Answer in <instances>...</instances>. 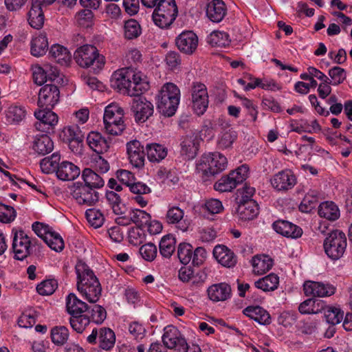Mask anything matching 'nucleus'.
<instances>
[{"instance_id":"nucleus-1","label":"nucleus","mask_w":352,"mask_h":352,"mask_svg":"<svg viewBox=\"0 0 352 352\" xmlns=\"http://www.w3.org/2000/svg\"><path fill=\"white\" fill-rule=\"evenodd\" d=\"M111 85L129 96L141 95L149 89L147 77L133 67H124L116 71L111 76Z\"/></svg>"},{"instance_id":"nucleus-2","label":"nucleus","mask_w":352,"mask_h":352,"mask_svg":"<svg viewBox=\"0 0 352 352\" xmlns=\"http://www.w3.org/2000/svg\"><path fill=\"white\" fill-rule=\"evenodd\" d=\"M77 276V289L90 303L100 299L102 287L93 270L82 261H78L75 267Z\"/></svg>"},{"instance_id":"nucleus-3","label":"nucleus","mask_w":352,"mask_h":352,"mask_svg":"<svg viewBox=\"0 0 352 352\" xmlns=\"http://www.w3.org/2000/svg\"><path fill=\"white\" fill-rule=\"evenodd\" d=\"M157 108L165 117L175 115L180 100V90L173 83L168 82L162 86L157 96Z\"/></svg>"},{"instance_id":"nucleus-4","label":"nucleus","mask_w":352,"mask_h":352,"mask_svg":"<svg viewBox=\"0 0 352 352\" xmlns=\"http://www.w3.org/2000/svg\"><path fill=\"white\" fill-rule=\"evenodd\" d=\"M227 165V158L223 154L219 152L208 153L203 154L197 160L196 171L202 177L208 178L224 170Z\"/></svg>"},{"instance_id":"nucleus-5","label":"nucleus","mask_w":352,"mask_h":352,"mask_svg":"<svg viewBox=\"0 0 352 352\" xmlns=\"http://www.w3.org/2000/svg\"><path fill=\"white\" fill-rule=\"evenodd\" d=\"M74 58L77 64L82 67H92L94 70H100L104 65V58L98 54L96 47L84 45L76 50Z\"/></svg>"},{"instance_id":"nucleus-6","label":"nucleus","mask_w":352,"mask_h":352,"mask_svg":"<svg viewBox=\"0 0 352 352\" xmlns=\"http://www.w3.org/2000/svg\"><path fill=\"white\" fill-rule=\"evenodd\" d=\"M124 110L116 103L106 107L103 122L106 132L110 135H120L125 129Z\"/></svg>"},{"instance_id":"nucleus-7","label":"nucleus","mask_w":352,"mask_h":352,"mask_svg":"<svg viewBox=\"0 0 352 352\" xmlns=\"http://www.w3.org/2000/svg\"><path fill=\"white\" fill-rule=\"evenodd\" d=\"M347 246L345 234L340 230H333L324 240L323 248L326 255L332 261L342 258Z\"/></svg>"},{"instance_id":"nucleus-8","label":"nucleus","mask_w":352,"mask_h":352,"mask_svg":"<svg viewBox=\"0 0 352 352\" xmlns=\"http://www.w3.org/2000/svg\"><path fill=\"white\" fill-rule=\"evenodd\" d=\"M71 195L77 204L85 206L95 205L99 200V193L93 188L82 184V182H75L70 188Z\"/></svg>"},{"instance_id":"nucleus-9","label":"nucleus","mask_w":352,"mask_h":352,"mask_svg":"<svg viewBox=\"0 0 352 352\" xmlns=\"http://www.w3.org/2000/svg\"><path fill=\"white\" fill-rule=\"evenodd\" d=\"M164 331L162 342L166 347L174 349L175 352H188L187 342L177 328L169 325Z\"/></svg>"},{"instance_id":"nucleus-10","label":"nucleus","mask_w":352,"mask_h":352,"mask_svg":"<svg viewBox=\"0 0 352 352\" xmlns=\"http://www.w3.org/2000/svg\"><path fill=\"white\" fill-rule=\"evenodd\" d=\"M208 94L206 86L201 82H193L191 87V103L194 112L203 115L208 107Z\"/></svg>"},{"instance_id":"nucleus-11","label":"nucleus","mask_w":352,"mask_h":352,"mask_svg":"<svg viewBox=\"0 0 352 352\" xmlns=\"http://www.w3.org/2000/svg\"><path fill=\"white\" fill-rule=\"evenodd\" d=\"M135 96L131 102V111L135 122L143 123L153 116L154 107L145 97L140 95Z\"/></svg>"},{"instance_id":"nucleus-12","label":"nucleus","mask_w":352,"mask_h":352,"mask_svg":"<svg viewBox=\"0 0 352 352\" xmlns=\"http://www.w3.org/2000/svg\"><path fill=\"white\" fill-rule=\"evenodd\" d=\"M30 237L23 230L14 232L12 250L16 259L23 261L30 256Z\"/></svg>"},{"instance_id":"nucleus-13","label":"nucleus","mask_w":352,"mask_h":352,"mask_svg":"<svg viewBox=\"0 0 352 352\" xmlns=\"http://www.w3.org/2000/svg\"><path fill=\"white\" fill-rule=\"evenodd\" d=\"M34 116L38 120L34 126L39 131L50 133L58 123V116L50 108L36 111Z\"/></svg>"},{"instance_id":"nucleus-14","label":"nucleus","mask_w":352,"mask_h":352,"mask_svg":"<svg viewBox=\"0 0 352 352\" xmlns=\"http://www.w3.org/2000/svg\"><path fill=\"white\" fill-rule=\"evenodd\" d=\"M198 43V36L190 30L183 31L175 38V44L178 50L187 55L192 54L196 51Z\"/></svg>"},{"instance_id":"nucleus-15","label":"nucleus","mask_w":352,"mask_h":352,"mask_svg":"<svg viewBox=\"0 0 352 352\" xmlns=\"http://www.w3.org/2000/svg\"><path fill=\"white\" fill-rule=\"evenodd\" d=\"M60 91L57 86L47 84L38 93V105L40 107L53 108L59 101Z\"/></svg>"},{"instance_id":"nucleus-16","label":"nucleus","mask_w":352,"mask_h":352,"mask_svg":"<svg viewBox=\"0 0 352 352\" xmlns=\"http://www.w3.org/2000/svg\"><path fill=\"white\" fill-rule=\"evenodd\" d=\"M303 290L307 296L327 297L335 294L336 287L329 283L309 280L305 282Z\"/></svg>"},{"instance_id":"nucleus-17","label":"nucleus","mask_w":352,"mask_h":352,"mask_svg":"<svg viewBox=\"0 0 352 352\" xmlns=\"http://www.w3.org/2000/svg\"><path fill=\"white\" fill-rule=\"evenodd\" d=\"M128 158L131 165L135 168H142L144 165L145 152L144 146L138 140H132L126 144Z\"/></svg>"},{"instance_id":"nucleus-18","label":"nucleus","mask_w":352,"mask_h":352,"mask_svg":"<svg viewBox=\"0 0 352 352\" xmlns=\"http://www.w3.org/2000/svg\"><path fill=\"white\" fill-rule=\"evenodd\" d=\"M270 182L277 190H287L296 185V178L291 170H284L274 175Z\"/></svg>"},{"instance_id":"nucleus-19","label":"nucleus","mask_w":352,"mask_h":352,"mask_svg":"<svg viewBox=\"0 0 352 352\" xmlns=\"http://www.w3.org/2000/svg\"><path fill=\"white\" fill-rule=\"evenodd\" d=\"M201 139L197 134L192 133L185 136L181 142V154L186 160H190L197 154Z\"/></svg>"},{"instance_id":"nucleus-20","label":"nucleus","mask_w":352,"mask_h":352,"mask_svg":"<svg viewBox=\"0 0 352 352\" xmlns=\"http://www.w3.org/2000/svg\"><path fill=\"white\" fill-rule=\"evenodd\" d=\"M166 221L168 224H177L178 229L182 232L187 231L190 226L189 221L184 219V211L175 206L170 207L167 210Z\"/></svg>"},{"instance_id":"nucleus-21","label":"nucleus","mask_w":352,"mask_h":352,"mask_svg":"<svg viewBox=\"0 0 352 352\" xmlns=\"http://www.w3.org/2000/svg\"><path fill=\"white\" fill-rule=\"evenodd\" d=\"M273 229L278 234L293 239L301 236L302 229L287 221L278 220L272 224Z\"/></svg>"},{"instance_id":"nucleus-22","label":"nucleus","mask_w":352,"mask_h":352,"mask_svg":"<svg viewBox=\"0 0 352 352\" xmlns=\"http://www.w3.org/2000/svg\"><path fill=\"white\" fill-rule=\"evenodd\" d=\"M207 293L213 302L225 301L231 296V287L226 283L213 284L208 288Z\"/></svg>"},{"instance_id":"nucleus-23","label":"nucleus","mask_w":352,"mask_h":352,"mask_svg":"<svg viewBox=\"0 0 352 352\" xmlns=\"http://www.w3.org/2000/svg\"><path fill=\"white\" fill-rule=\"evenodd\" d=\"M227 8L221 0H212L207 5L206 16L214 23H219L225 17Z\"/></svg>"},{"instance_id":"nucleus-24","label":"nucleus","mask_w":352,"mask_h":352,"mask_svg":"<svg viewBox=\"0 0 352 352\" xmlns=\"http://www.w3.org/2000/svg\"><path fill=\"white\" fill-rule=\"evenodd\" d=\"M213 255L217 261L224 267H231L234 266L236 263V258L234 252L225 245H216L213 250Z\"/></svg>"},{"instance_id":"nucleus-25","label":"nucleus","mask_w":352,"mask_h":352,"mask_svg":"<svg viewBox=\"0 0 352 352\" xmlns=\"http://www.w3.org/2000/svg\"><path fill=\"white\" fill-rule=\"evenodd\" d=\"M80 168L73 163L63 161L56 171L57 177L63 181L75 179L80 175Z\"/></svg>"},{"instance_id":"nucleus-26","label":"nucleus","mask_w":352,"mask_h":352,"mask_svg":"<svg viewBox=\"0 0 352 352\" xmlns=\"http://www.w3.org/2000/svg\"><path fill=\"white\" fill-rule=\"evenodd\" d=\"M44 19L41 3H37L36 0H32L31 8L28 12L29 24L35 29H40L43 25Z\"/></svg>"},{"instance_id":"nucleus-27","label":"nucleus","mask_w":352,"mask_h":352,"mask_svg":"<svg viewBox=\"0 0 352 352\" xmlns=\"http://www.w3.org/2000/svg\"><path fill=\"white\" fill-rule=\"evenodd\" d=\"M238 216L243 221H250L256 218L259 213L258 205L255 201H249L240 204L237 209Z\"/></svg>"},{"instance_id":"nucleus-28","label":"nucleus","mask_w":352,"mask_h":352,"mask_svg":"<svg viewBox=\"0 0 352 352\" xmlns=\"http://www.w3.org/2000/svg\"><path fill=\"white\" fill-rule=\"evenodd\" d=\"M243 314L260 324L265 325L271 322V318L268 312L259 306L248 307L243 310Z\"/></svg>"},{"instance_id":"nucleus-29","label":"nucleus","mask_w":352,"mask_h":352,"mask_svg":"<svg viewBox=\"0 0 352 352\" xmlns=\"http://www.w3.org/2000/svg\"><path fill=\"white\" fill-rule=\"evenodd\" d=\"M48 41L44 32L34 36L31 41V54L34 56L39 57L44 55L48 50Z\"/></svg>"},{"instance_id":"nucleus-30","label":"nucleus","mask_w":352,"mask_h":352,"mask_svg":"<svg viewBox=\"0 0 352 352\" xmlns=\"http://www.w3.org/2000/svg\"><path fill=\"white\" fill-rule=\"evenodd\" d=\"M66 307L71 316L82 314L88 310V305L78 299L74 294H69L67 297Z\"/></svg>"},{"instance_id":"nucleus-31","label":"nucleus","mask_w":352,"mask_h":352,"mask_svg":"<svg viewBox=\"0 0 352 352\" xmlns=\"http://www.w3.org/2000/svg\"><path fill=\"white\" fill-rule=\"evenodd\" d=\"M324 309V302L315 298H309L301 302L298 310L302 314H316Z\"/></svg>"},{"instance_id":"nucleus-32","label":"nucleus","mask_w":352,"mask_h":352,"mask_svg":"<svg viewBox=\"0 0 352 352\" xmlns=\"http://www.w3.org/2000/svg\"><path fill=\"white\" fill-rule=\"evenodd\" d=\"M87 142L89 147L97 153L107 151L109 147L106 140L98 132H90L87 137Z\"/></svg>"},{"instance_id":"nucleus-33","label":"nucleus","mask_w":352,"mask_h":352,"mask_svg":"<svg viewBox=\"0 0 352 352\" xmlns=\"http://www.w3.org/2000/svg\"><path fill=\"white\" fill-rule=\"evenodd\" d=\"M50 56L58 63L67 65L71 61L72 56L69 50L63 45H53L50 50Z\"/></svg>"},{"instance_id":"nucleus-34","label":"nucleus","mask_w":352,"mask_h":352,"mask_svg":"<svg viewBox=\"0 0 352 352\" xmlns=\"http://www.w3.org/2000/svg\"><path fill=\"white\" fill-rule=\"evenodd\" d=\"M116 342L114 332L109 328L102 327L99 329L98 346L103 350L111 349Z\"/></svg>"},{"instance_id":"nucleus-35","label":"nucleus","mask_w":352,"mask_h":352,"mask_svg":"<svg viewBox=\"0 0 352 352\" xmlns=\"http://www.w3.org/2000/svg\"><path fill=\"white\" fill-rule=\"evenodd\" d=\"M147 157L150 162H159L167 155L166 148L160 144H148L146 146Z\"/></svg>"},{"instance_id":"nucleus-36","label":"nucleus","mask_w":352,"mask_h":352,"mask_svg":"<svg viewBox=\"0 0 352 352\" xmlns=\"http://www.w3.org/2000/svg\"><path fill=\"white\" fill-rule=\"evenodd\" d=\"M279 285V277L274 273H271L254 283L256 288L263 292H270L276 289Z\"/></svg>"},{"instance_id":"nucleus-37","label":"nucleus","mask_w":352,"mask_h":352,"mask_svg":"<svg viewBox=\"0 0 352 352\" xmlns=\"http://www.w3.org/2000/svg\"><path fill=\"white\" fill-rule=\"evenodd\" d=\"M60 155L59 153H54L52 155L43 158L40 162L41 170L46 174L56 173L59 168Z\"/></svg>"},{"instance_id":"nucleus-38","label":"nucleus","mask_w":352,"mask_h":352,"mask_svg":"<svg viewBox=\"0 0 352 352\" xmlns=\"http://www.w3.org/2000/svg\"><path fill=\"white\" fill-rule=\"evenodd\" d=\"M272 265L273 261L268 256H255L252 258L253 272L258 275L266 273Z\"/></svg>"},{"instance_id":"nucleus-39","label":"nucleus","mask_w":352,"mask_h":352,"mask_svg":"<svg viewBox=\"0 0 352 352\" xmlns=\"http://www.w3.org/2000/svg\"><path fill=\"white\" fill-rule=\"evenodd\" d=\"M318 214L328 220L335 221L340 217V210L333 202L325 201L320 204Z\"/></svg>"},{"instance_id":"nucleus-40","label":"nucleus","mask_w":352,"mask_h":352,"mask_svg":"<svg viewBox=\"0 0 352 352\" xmlns=\"http://www.w3.org/2000/svg\"><path fill=\"white\" fill-rule=\"evenodd\" d=\"M54 142L47 135L37 137L34 140L33 149L39 155H46L52 151Z\"/></svg>"},{"instance_id":"nucleus-41","label":"nucleus","mask_w":352,"mask_h":352,"mask_svg":"<svg viewBox=\"0 0 352 352\" xmlns=\"http://www.w3.org/2000/svg\"><path fill=\"white\" fill-rule=\"evenodd\" d=\"M82 178L84 181L82 184H86L94 190L102 188L104 184L103 179L90 168L83 170Z\"/></svg>"},{"instance_id":"nucleus-42","label":"nucleus","mask_w":352,"mask_h":352,"mask_svg":"<svg viewBox=\"0 0 352 352\" xmlns=\"http://www.w3.org/2000/svg\"><path fill=\"white\" fill-rule=\"evenodd\" d=\"M26 116V111L23 106L13 104L6 111V120L10 124H19Z\"/></svg>"},{"instance_id":"nucleus-43","label":"nucleus","mask_w":352,"mask_h":352,"mask_svg":"<svg viewBox=\"0 0 352 352\" xmlns=\"http://www.w3.org/2000/svg\"><path fill=\"white\" fill-rule=\"evenodd\" d=\"M175 239L173 235L164 236L160 242V253L164 258H170L175 250Z\"/></svg>"},{"instance_id":"nucleus-44","label":"nucleus","mask_w":352,"mask_h":352,"mask_svg":"<svg viewBox=\"0 0 352 352\" xmlns=\"http://www.w3.org/2000/svg\"><path fill=\"white\" fill-rule=\"evenodd\" d=\"M50 336L54 344L62 346L67 342L69 338V329L65 326H56L51 329Z\"/></svg>"},{"instance_id":"nucleus-45","label":"nucleus","mask_w":352,"mask_h":352,"mask_svg":"<svg viewBox=\"0 0 352 352\" xmlns=\"http://www.w3.org/2000/svg\"><path fill=\"white\" fill-rule=\"evenodd\" d=\"M208 43L214 47H226L230 43V36L228 33L221 31L212 32L207 38Z\"/></svg>"},{"instance_id":"nucleus-46","label":"nucleus","mask_w":352,"mask_h":352,"mask_svg":"<svg viewBox=\"0 0 352 352\" xmlns=\"http://www.w3.org/2000/svg\"><path fill=\"white\" fill-rule=\"evenodd\" d=\"M106 198L116 214H124L126 210L120 197L112 190L107 191Z\"/></svg>"},{"instance_id":"nucleus-47","label":"nucleus","mask_w":352,"mask_h":352,"mask_svg":"<svg viewBox=\"0 0 352 352\" xmlns=\"http://www.w3.org/2000/svg\"><path fill=\"white\" fill-rule=\"evenodd\" d=\"M177 14H167V12H158L153 11L152 18L154 23L159 28L164 29L168 28L175 20Z\"/></svg>"},{"instance_id":"nucleus-48","label":"nucleus","mask_w":352,"mask_h":352,"mask_svg":"<svg viewBox=\"0 0 352 352\" xmlns=\"http://www.w3.org/2000/svg\"><path fill=\"white\" fill-rule=\"evenodd\" d=\"M141 33L140 25L136 20L131 19L125 21L124 25V36L126 39L136 38Z\"/></svg>"},{"instance_id":"nucleus-49","label":"nucleus","mask_w":352,"mask_h":352,"mask_svg":"<svg viewBox=\"0 0 352 352\" xmlns=\"http://www.w3.org/2000/svg\"><path fill=\"white\" fill-rule=\"evenodd\" d=\"M131 220L136 226L144 227L150 221L151 216L145 210L140 209H131Z\"/></svg>"},{"instance_id":"nucleus-50","label":"nucleus","mask_w":352,"mask_h":352,"mask_svg":"<svg viewBox=\"0 0 352 352\" xmlns=\"http://www.w3.org/2000/svg\"><path fill=\"white\" fill-rule=\"evenodd\" d=\"M237 186L233 177L230 174L220 178L214 184V189L221 192H231Z\"/></svg>"},{"instance_id":"nucleus-51","label":"nucleus","mask_w":352,"mask_h":352,"mask_svg":"<svg viewBox=\"0 0 352 352\" xmlns=\"http://www.w3.org/2000/svg\"><path fill=\"white\" fill-rule=\"evenodd\" d=\"M44 242L56 252H60L64 248V241L62 237L53 230L45 236Z\"/></svg>"},{"instance_id":"nucleus-52","label":"nucleus","mask_w":352,"mask_h":352,"mask_svg":"<svg viewBox=\"0 0 352 352\" xmlns=\"http://www.w3.org/2000/svg\"><path fill=\"white\" fill-rule=\"evenodd\" d=\"M91 319L85 314L71 316L69 323L72 329L77 333H82L90 323Z\"/></svg>"},{"instance_id":"nucleus-53","label":"nucleus","mask_w":352,"mask_h":352,"mask_svg":"<svg viewBox=\"0 0 352 352\" xmlns=\"http://www.w3.org/2000/svg\"><path fill=\"white\" fill-rule=\"evenodd\" d=\"M128 239L131 244L138 245L146 241V234L143 227H133L129 230Z\"/></svg>"},{"instance_id":"nucleus-54","label":"nucleus","mask_w":352,"mask_h":352,"mask_svg":"<svg viewBox=\"0 0 352 352\" xmlns=\"http://www.w3.org/2000/svg\"><path fill=\"white\" fill-rule=\"evenodd\" d=\"M324 316L327 322L333 325L340 323L344 316V312L337 307H327L324 309Z\"/></svg>"},{"instance_id":"nucleus-55","label":"nucleus","mask_w":352,"mask_h":352,"mask_svg":"<svg viewBox=\"0 0 352 352\" xmlns=\"http://www.w3.org/2000/svg\"><path fill=\"white\" fill-rule=\"evenodd\" d=\"M237 138V133L232 129H228L221 133L217 144L219 148H230Z\"/></svg>"},{"instance_id":"nucleus-56","label":"nucleus","mask_w":352,"mask_h":352,"mask_svg":"<svg viewBox=\"0 0 352 352\" xmlns=\"http://www.w3.org/2000/svg\"><path fill=\"white\" fill-rule=\"evenodd\" d=\"M94 13L89 9H84L76 13L75 19L77 24L82 28L91 27L93 24Z\"/></svg>"},{"instance_id":"nucleus-57","label":"nucleus","mask_w":352,"mask_h":352,"mask_svg":"<svg viewBox=\"0 0 352 352\" xmlns=\"http://www.w3.org/2000/svg\"><path fill=\"white\" fill-rule=\"evenodd\" d=\"M85 215L88 222L96 228L102 226L104 221L102 213L99 210L95 208L87 210Z\"/></svg>"},{"instance_id":"nucleus-58","label":"nucleus","mask_w":352,"mask_h":352,"mask_svg":"<svg viewBox=\"0 0 352 352\" xmlns=\"http://www.w3.org/2000/svg\"><path fill=\"white\" fill-rule=\"evenodd\" d=\"M139 252L144 260L151 262L157 256V248L154 243L150 242L142 245Z\"/></svg>"},{"instance_id":"nucleus-59","label":"nucleus","mask_w":352,"mask_h":352,"mask_svg":"<svg viewBox=\"0 0 352 352\" xmlns=\"http://www.w3.org/2000/svg\"><path fill=\"white\" fill-rule=\"evenodd\" d=\"M254 193L255 188L245 184L241 188L237 190L236 199L238 204H244L249 201H254L252 197Z\"/></svg>"},{"instance_id":"nucleus-60","label":"nucleus","mask_w":352,"mask_h":352,"mask_svg":"<svg viewBox=\"0 0 352 352\" xmlns=\"http://www.w3.org/2000/svg\"><path fill=\"white\" fill-rule=\"evenodd\" d=\"M154 11L160 13L167 12V14H177V8L175 0H159Z\"/></svg>"},{"instance_id":"nucleus-61","label":"nucleus","mask_w":352,"mask_h":352,"mask_svg":"<svg viewBox=\"0 0 352 352\" xmlns=\"http://www.w3.org/2000/svg\"><path fill=\"white\" fill-rule=\"evenodd\" d=\"M177 256L182 264L187 265L192 260V247L189 243H180L178 246Z\"/></svg>"},{"instance_id":"nucleus-62","label":"nucleus","mask_w":352,"mask_h":352,"mask_svg":"<svg viewBox=\"0 0 352 352\" xmlns=\"http://www.w3.org/2000/svg\"><path fill=\"white\" fill-rule=\"evenodd\" d=\"M57 287L58 283L56 280H45L37 285L36 290L41 295L48 296L52 294Z\"/></svg>"},{"instance_id":"nucleus-63","label":"nucleus","mask_w":352,"mask_h":352,"mask_svg":"<svg viewBox=\"0 0 352 352\" xmlns=\"http://www.w3.org/2000/svg\"><path fill=\"white\" fill-rule=\"evenodd\" d=\"M330 82L333 85H338L344 82L346 78V71L340 67H333L329 70Z\"/></svg>"},{"instance_id":"nucleus-64","label":"nucleus","mask_w":352,"mask_h":352,"mask_svg":"<svg viewBox=\"0 0 352 352\" xmlns=\"http://www.w3.org/2000/svg\"><path fill=\"white\" fill-rule=\"evenodd\" d=\"M318 197L313 193H307L303 198L299 206V209L302 212H309L318 204Z\"/></svg>"}]
</instances>
